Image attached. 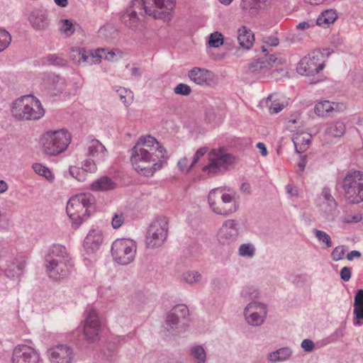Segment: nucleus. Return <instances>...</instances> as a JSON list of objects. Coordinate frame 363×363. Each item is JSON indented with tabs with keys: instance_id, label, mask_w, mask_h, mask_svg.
Masks as SVG:
<instances>
[{
	"instance_id": "f257e3e1",
	"label": "nucleus",
	"mask_w": 363,
	"mask_h": 363,
	"mask_svg": "<svg viewBox=\"0 0 363 363\" xmlns=\"http://www.w3.org/2000/svg\"><path fill=\"white\" fill-rule=\"evenodd\" d=\"M176 0H135L132 5L122 13L121 21L131 29L138 28L140 19L138 13L144 11L146 15L155 18L162 17V13L157 9H165L171 11L175 6Z\"/></svg>"
},
{
	"instance_id": "f03ea898",
	"label": "nucleus",
	"mask_w": 363,
	"mask_h": 363,
	"mask_svg": "<svg viewBox=\"0 0 363 363\" xmlns=\"http://www.w3.org/2000/svg\"><path fill=\"white\" fill-rule=\"evenodd\" d=\"M45 262L49 277L55 280L67 277L74 268L72 259L66 247L59 244L50 247Z\"/></svg>"
},
{
	"instance_id": "7ed1b4c3",
	"label": "nucleus",
	"mask_w": 363,
	"mask_h": 363,
	"mask_svg": "<svg viewBox=\"0 0 363 363\" xmlns=\"http://www.w3.org/2000/svg\"><path fill=\"white\" fill-rule=\"evenodd\" d=\"M130 162L133 166L140 162L157 158H167L164 147L150 135L140 136L131 149Z\"/></svg>"
},
{
	"instance_id": "20e7f679",
	"label": "nucleus",
	"mask_w": 363,
	"mask_h": 363,
	"mask_svg": "<svg viewBox=\"0 0 363 363\" xmlns=\"http://www.w3.org/2000/svg\"><path fill=\"white\" fill-rule=\"evenodd\" d=\"M225 187L213 189L208 195V203L211 211L221 216H228L238 211L239 202L235 191L228 189L225 192Z\"/></svg>"
},
{
	"instance_id": "39448f33",
	"label": "nucleus",
	"mask_w": 363,
	"mask_h": 363,
	"mask_svg": "<svg viewBox=\"0 0 363 363\" xmlns=\"http://www.w3.org/2000/svg\"><path fill=\"white\" fill-rule=\"evenodd\" d=\"M94 197L91 194H79L67 201L66 211L72 220V227L78 228L94 210Z\"/></svg>"
},
{
	"instance_id": "423d86ee",
	"label": "nucleus",
	"mask_w": 363,
	"mask_h": 363,
	"mask_svg": "<svg viewBox=\"0 0 363 363\" xmlns=\"http://www.w3.org/2000/svg\"><path fill=\"white\" fill-rule=\"evenodd\" d=\"M71 138V134L65 129L47 131L40 140L42 151L50 156L58 155L67 150Z\"/></svg>"
},
{
	"instance_id": "0eeeda50",
	"label": "nucleus",
	"mask_w": 363,
	"mask_h": 363,
	"mask_svg": "<svg viewBox=\"0 0 363 363\" xmlns=\"http://www.w3.org/2000/svg\"><path fill=\"white\" fill-rule=\"evenodd\" d=\"M11 113L19 120H38L45 114L42 104L31 95L23 96L13 103Z\"/></svg>"
},
{
	"instance_id": "6e6552de",
	"label": "nucleus",
	"mask_w": 363,
	"mask_h": 363,
	"mask_svg": "<svg viewBox=\"0 0 363 363\" xmlns=\"http://www.w3.org/2000/svg\"><path fill=\"white\" fill-rule=\"evenodd\" d=\"M115 55L113 50L106 52L105 49H98L93 51L86 50L84 48L81 47L72 48L69 52L70 58L74 63L84 65L98 64L102 58L112 61Z\"/></svg>"
},
{
	"instance_id": "1a4fd4ad",
	"label": "nucleus",
	"mask_w": 363,
	"mask_h": 363,
	"mask_svg": "<svg viewBox=\"0 0 363 363\" xmlns=\"http://www.w3.org/2000/svg\"><path fill=\"white\" fill-rule=\"evenodd\" d=\"M342 189L347 201L350 203L363 201V173L350 171L342 181Z\"/></svg>"
},
{
	"instance_id": "9d476101",
	"label": "nucleus",
	"mask_w": 363,
	"mask_h": 363,
	"mask_svg": "<svg viewBox=\"0 0 363 363\" xmlns=\"http://www.w3.org/2000/svg\"><path fill=\"white\" fill-rule=\"evenodd\" d=\"M208 162L202 171L214 176L227 171L234 162V157L221 149H212L208 155Z\"/></svg>"
},
{
	"instance_id": "9b49d317",
	"label": "nucleus",
	"mask_w": 363,
	"mask_h": 363,
	"mask_svg": "<svg viewBox=\"0 0 363 363\" xmlns=\"http://www.w3.org/2000/svg\"><path fill=\"white\" fill-rule=\"evenodd\" d=\"M169 220L167 217H157L150 225L146 238L147 247L155 249L160 247L165 242L169 232Z\"/></svg>"
},
{
	"instance_id": "f8f14e48",
	"label": "nucleus",
	"mask_w": 363,
	"mask_h": 363,
	"mask_svg": "<svg viewBox=\"0 0 363 363\" xmlns=\"http://www.w3.org/2000/svg\"><path fill=\"white\" fill-rule=\"evenodd\" d=\"M137 244L132 239L116 240L111 245V255L118 264L127 265L132 262L136 255Z\"/></svg>"
},
{
	"instance_id": "ddd939ff",
	"label": "nucleus",
	"mask_w": 363,
	"mask_h": 363,
	"mask_svg": "<svg viewBox=\"0 0 363 363\" xmlns=\"http://www.w3.org/2000/svg\"><path fill=\"white\" fill-rule=\"evenodd\" d=\"M242 313L245 322L249 325L259 327L267 319L268 306L264 303L252 301L246 305Z\"/></svg>"
},
{
	"instance_id": "4468645a",
	"label": "nucleus",
	"mask_w": 363,
	"mask_h": 363,
	"mask_svg": "<svg viewBox=\"0 0 363 363\" xmlns=\"http://www.w3.org/2000/svg\"><path fill=\"white\" fill-rule=\"evenodd\" d=\"M40 352L26 344L17 345L13 350L11 363H40Z\"/></svg>"
},
{
	"instance_id": "2eb2a0df",
	"label": "nucleus",
	"mask_w": 363,
	"mask_h": 363,
	"mask_svg": "<svg viewBox=\"0 0 363 363\" xmlns=\"http://www.w3.org/2000/svg\"><path fill=\"white\" fill-rule=\"evenodd\" d=\"M45 355L50 363H72L74 359V350L67 344H58L48 348Z\"/></svg>"
},
{
	"instance_id": "dca6fc26",
	"label": "nucleus",
	"mask_w": 363,
	"mask_h": 363,
	"mask_svg": "<svg viewBox=\"0 0 363 363\" xmlns=\"http://www.w3.org/2000/svg\"><path fill=\"white\" fill-rule=\"evenodd\" d=\"M320 56L319 52H313L303 57L297 65V72L305 76L318 73L324 67V64L319 61Z\"/></svg>"
},
{
	"instance_id": "f3484780",
	"label": "nucleus",
	"mask_w": 363,
	"mask_h": 363,
	"mask_svg": "<svg viewBox=\"0 0 363 363\" xmlns=\"http://www.w3.org/2000/svg\"><path fill=\"white\" fill-rule=\"evenodd\" d=\"M3 257L6 262V267L4 270L5 276L10 279H18L23 273L26 263L23 257H16V251L12 248V252L9 251Z\"/></svg>"
},
{
	"instance_id": "a211bd4d",
	"label": "nucleus",
	"mask_w": 363,
	"mask_h": 363,
	"mask_svg": "<svg viewBox=\"0 0 363 363\" xmlns=\"http://www.w3.org/2000/svg\"><path fill=\"white\" fill-rule=\"evenodd\" d=\"M83 331L87 342H94L98 339L101 331V322L95 309L91 308L87 311Z\"/></svg>"
},
{
	"instance_id": "6ab92c4d",
	"label": "nucleus",
	"mask_w": 363,
	"mask_h": 363,
	"mask_svg": "<svg viewBox=\"0 0 363 363\" xmlns=\"http://www.w3.org/2000/svg\"><path fill=\"white\" fill-rule=\"evenodd\" d=\"M240 229L236 220L229 219L225 220L218 233V242L222 245H229L234 242L238 238Z\"/></svg>"
},
{
	"instance_id": "aec40b11",
	"label": "nucleus",
	"mask_w": 363,
	"mask_h": 363,
	"mask_svg": "<svg viewBox=\"0 0 363 363\" xmlns=\"http://www.w3.org/2000/svg\"><path fill=\"white\" fill-rule=\"evenodd\" d=\"M282 63V59L275 55H265L249 65V70L258 75L265 74L271 68Z\"/></svg>"
},
{
	"instance_id": "412c9836",
	"label": "nucleus",
	"mask_w": 363,
	"mask_h": 363,
	"mask_svg": "<svg viewBox=\"0 0 363 363\" xmlns=\"http://www.w3.org/2000/svg\"><path fill=\"white\" fill-rule=\"evenodd\" d=\"M188 77L194 83L200 86H211L214 82L215 74L205 68L195 67L189 71Z\"/></svg>"
},
{
	"instance_id": "4be33fe9",
	"label": "nucleus",
	"mask_w": 363,
	"mask_h": 363,
	"mask_svg": "<svg viewBox=\"0 0 363 363\" xmlns=\"http://www.w3.org/2000/svg\"><path fill=\"white\" fill-rule=\"evenodd\" d=\"M167 160V158H157V160L155 159L149 160L140 162V164H137V166L133 167L140 175L150 177H152L157 171L162 168Z\"/></svg>"
},
{
	"instance_id": "5701e85b",
	"label": "nucleus",
	"mask_w": 363,
	"mask_h": 363,
	"mask_svg": "<svg viewBox=\"0 0 363 363\" xmlns=\"http://www.w3.org/2000/svg\"><path fill=\"white\" fill-rule=\"evenodd\" d=\"M103 242V234L100 229H91L84 241V248L88 255H94Z\"/></svg>"
},
{
	"instance_id": "b1692460",
	"label": "nucleus",
	"mask_w": 363,
	"mask_h": 363,
	"mask_svg": "<svg viewBox=\"0 0 363 363\" xmlns=\"http://www.w3.org/2000/svg\"><path fill=\"white\" fill-rule=\"evenodd\" d=\"M28 21L36 30H45L50 25L48 12L42 9H33L28 16Z\"/></svg>"
},
{
	"instance_id": "393cba45",
	"label": "nucleus",
	"mask_w": 363,
	"mask_h": 363,
	"mask_svg": "<svg viewBox=\"0 0 363 363\" xmlns=\"http://www.w3.org/2000/svg\"><path fill=\"white\" fill-rule=\"evenodd\" d=\"M180 313L182 316H189V312L187 306L184 304L175 306L168 313L166 319V328L171 333H174L181 322L176 318V313Z\"/></svg>"
},
{
	"instance_id": "a878e982",
	"label": "nucleus",
	"mask_w": 363,
	"mask_h": 363,
	"mask_svg": "<svg viewBox=\"0 0 363 363\" xmlns=\"http://www.w3.org/2000/svg\"><path fill=\"white\" fill-rule=\"evenodd\" d=\"M87 156L96 160L98 162H101L106 159L108 151L99 140L94 139L87 144Z\"/></svg>"
},
{
	"instance_id": "bb28decb",
	"label": "nucleus",
	"mask_w": 363,
	"mask_h": 363,
	"mask_svg": "<svg viewBox=\"0 0 363 363\" xmlns=\"http://www.w3.org/2000/svg\"><path fill=\"white\" fill-rule=\"evenodd\" d=\"M116 186V183L111 178L102 176L90 184V189L93 191H107L115 189Z\"/></svg>"
},
{
	"instance_id": "cd10ccee",
	"label": "nucleus",
	"mask_w": 363,
	"mask_h": 363,
	"mask_svg": "<svg viewBox=\"0 0 363 363\" xmlns=\"http://www.w3.org/2000/svg\"><path fill=\"white\" fill-rule=\"evenodd\" d=\"M238 40L242 48L249 50L255 40L254 34L250 29L242 26L238 30Z\"/></svg>"
},
{
	"instance_id": "c85d7f7f",
	"label": "nucleus",
	"mask_w": 363,
	"mask_h": 363,
	"mask_svg": "<svg viewBox=\"0 0 363 363\" xmlns=\"http://www.w3.org/2000/svg\"><path fill=\"white\" fill-rule=\"evenodd\" d=\"M293 350L289 347H283L267 354V359L272 363H277L286 361L291 358Z\"/></svg>"
},
{
	"instance_id": "c756f323",
	"label": "nucleus",
	"mask_w": 363,
	"mask_h": 363,
	"mask_svg": "<svg viewBox=\"0 0 363 363\" xmlns=\"http://www.w3.org/2000/svg\"><path fill=\"white\" fill-rule=\"evenodd\" d=\"M346 130L345 125L340 121H336L329 123L325 130V134L331 138H340Z\"/></svg>"
},
{
	"instance_id": "7c9ffc66",
	"label": "nucleus",
	"mask_w": 363,
	"mask_h": 363,
	"mask_svg": "<svg viewBox=\"0 0 363 363\" xmlns=\"http://www.w3.org/2000/svg\"><path fill=\"white\" fill-rule=\"evenodd\" d=\"M354 314L357 319L354 325H359V320L363 319V289H359L354 296Z\"/></svg>"
},
{
	"instance_id": "2f4dec72",
	"label": "nucleus",
	"mask_w": 363,
	"mask_h": 363,
	"mask_svg": "<svg viewBox=\"0 0 363 363\" xmlns=\"http://www.w3.org/2000/svg\"><path fill=\"white\" fill-rule=\"evenodd\" d=\"M189 356L193 363H206V352L201 345H192L189 347Z\"/></svg>"
},
{
	"instance_id": "473e14b6",
	"label": "nucleus",
	"mask_w": 363,
	"mask_h": 363,
	"mask_svg": "<svg viewBox=\"0 0 363 363\" xmlns=\"http://www.w3.org/2000/svg\"><path fill=\"white\" fill-rule=\"evenodd\" d=\"M267 103L271 113H278L283 110L285 106L282 99H281L280 96L277 94L269 95L267 97Z\"/></svg>"
},
{
	"instance_id": "72a5a7b5",
	"label": "nucleus",
	"mask_w": 363,
	"mask_h": 363,
	"mask_svg": "<svg viewBox=\"0 0 363 363\" xmlns=\"http://www.w3.org/2000/svg\"><path fill=\"white\" fill-rule=\"evenodd\" d=\"M338 105L329 101H323L315 104L314 111L319 116H324L328 113L336 110Z\"/></svg>"
},
{
	"instance_id": "f704fd0d",
	"label": "nucleus",
	"mask_w": 363,
	"mask_h": 363,
	"mask_svg": "<svg viewBox=\"0 0 363 363\" xmlns=\"http://www.w3.org/2000/svg\"><path fill=\"white\" fill-rule=\"evenodd\" d=\"M336 18L337 13L335 10H326L318 16L316 24L320 26H326L333 23Z\"/></svg>"
},
{
	"instance_id": "c9c22d12",
	"label": "nucleus",
	"mask_w": 363,
	"mask_h": 363,
	"mask_svg": "<svg viewBox=\"0 0 363 363\" xmlns=\"http://www.w3.org/2000/svg\"><path fill=\"white\" fill-rule=\"evenodd\" d=\"M240 296L245 301L253 300L259 296V291L255 286L245 285L242 287Z\"/></svg>"
},
{
	"instance_id": "e433bc0d",
	"label": "nucleus",
	"mask_w": 363,
	"mask_h": 363,
	"mask_svg": "<svg viewBox=\"0 0 363 363\" xmlns=\"http://www.w3.org/2000/svg\"><path fill=\"white\" fill-rule=\"evenodd\" d=\"M113 89L117 93L121 102L125 106H129L133 101V93L125 88L114 86Z\"/></svg>"
},
{
	"instance_id": "4c0bfd02",
	"label": "nucleus",
	"mask_w": 363,
	"mask_h": 363,
	"mask_svg": "<svg viewBox=\"0 0 363 363\" xmlns=\"http://www.w3.org/2000/svg\"><path fill=\"white\" fill-rule=\"evenodd\" d=\"M33 171L38 175L44 177L48 182H53L55 176L52 171L40 163H34L32 166Z\"/></svg>"
},
{
	"instance_id": "58836bf2",
	"label": "nucleus",
	"mask_w": 363,
	"mask_h": 363,
	"mask_svg": "<svg viewBox=\"0 0 363 363\" xmlns=\"http://www.w3.org/2000/svg\"><path fill=\"white\" fill-rule=\"evenodd\" d=\"M47 80L50 82L57 92H62L67 86L66 80L55 74H48Z\"/></svg>"
},
{
	"instance_id": "ea45409f",
	"label": "nucleus",
	"mask_w": 363,
	"mask_h": 363,
	"mask_svg": "<svg viewBox=\"0 0 363 363\" xmlns=\"http://www.w3.org/2000/svg\"><path fill=\"white\" fill-rule=\"evenodd\" d=\"M242 9L250 16H256L262 9L256 0H242L240 4Z\"/></svg>"
},
{
	"instance_id": "a19ab883",
	"label": "nucleus",
	"mask_w": 363,
	"mask_h": 363,
	"mask_svg": "<svg viewBox=\"0 0 363 363\" xmlns=\"http://www.w3.org/2000/svg\"><path fill=\"white\" fill-rule=\"evenodd\" d=\"M182 279L188 284L193 285L201 281L202 275L197 271H186L182 274Z\"/></svg>"
},
{
	"instance_id": "79ce46f5",
	"label": "nucleus",
	"mask_w": 363,
	"mask_h": 363,
	"mask_svg": "<svg viewBox=\"0 0 363 363\" xmlns=\"http://www.w3.org/2000/svg\"><path fill=\"white\" fill-rule=\"evenodd\" d=\"M256 248L251 242L243 243L238 248V255L240 257L246 258H252L255 256Z\"/></svg>"
},
{
	"instance_id": "37998d69",
	"label": "nucleus",
	"mask_w": 363,
	"mask_h": 363,
	"mask_svg": "<svg viewBox=\"0 0 363 363\" xmlns=\"http://www.w3.org/2000/svg\"><path fill=\"white\" fill-rule=\"evenodd\" d=\"M337 202L335 201V206H330V202L329 201H323L320 203V208L321 211L324 213L325 217L328 220H333L334 218V213L337 208Z\"/></svg>"
},
{
	"instance_id": "c03bdc74",
	"label": "nucleus",
	"mask_w": 363,
	"mask_h": 363,
	"mask_svg": "<svg viewBox=\"0 0 363 363\" xmlns=\"http://www.w3.org/2000/svg\"><path fill=\"white\" fill-rule=\"evenodd\" d=\"M313 233L320 243L324 245L325 248H330L333 246V242L330 236L325 231L313 229Z\"/></svg>"
},
{
	"instance_id": "a18cd8bd",
	"label": "nucleus",
	"mask_w": 363,
	"mask_h": 363,
	"mask_svg": "<svg viewBox=\"0 0 363 363\" xmlns=\"http://www.w3.org/2000/svg\"><path fill=\"white\" fill-rule=\"evenodd\" d=\"M309 138L310 136L308 135L306 138L301 136H296L293 138L295 150L298 153H301L306 150L310 142Z\"/></svg>"
},
{
	"instance_id": "49530a36",
	"label": "nucleus",
	"mask_w": 363,
	"mask_h": 363,
	"mask_svg": "<svg viewBox=\"0 0 363 363\" xmlns=\"http://www.w3.org/2000/svg\"><path fill=\"white\" fill-rule=\"evenodd\" d=\"M346 326L345 324L341 325L337 328L334 333L330 334L328 337L325 339V344H330L332 342H337V340L342 338L345 335Z\"/></svg>"
},
{
	"instance_id": "de8ad7c7",
	"label": "nucleus",
	"mask_w": 363,
	"mask_h": 363,
	"mask_svg": "<svg viewBox=\"0 0 363 363\" xmlns=\"http://www.w3.org/2000/svg\"><path fill=\"white\" fill-rule=\"evenodd\" d=\"M69 175L78 180L79 182H84L86 179V174L84 169L76 166H71L69 169Z\"/></svg>"
},
{
	"instance_id": "09e8293b",
	"label": "nucleus",
	"mask_w": 363,
	"mask_h": 363,
	"mask_svg": "<svg viewBox=\"0 0 363 363\" xmlns=\"http://www.w3.org/2000/svg\"><path fill=\"white\" fill-rule=\"evenodd\" d=\"M60 29L61 33L65 34L66 36H70L75 30L74 25L68 19H65L60 21Z\"/></svg>"
},
{
	"instance_id": "8fccbe9b",
	"label": "nucleus",
	"mask_w": 363,
	"mask_h": 363,
	"mask_svg": "<svg viewBox=\"0 0 363 363\" xmlns=\"http://www.w3.org/2000/svg\"><path fill=\"white\" fill-rule=\"evenodd\" d=\"M208 45L211 48H219L223 43V35L218 32H214L209 35Z\"/></svg>"
},
{
	"instance_id": "3c124183",
	"label": "nucleus",
	"mask_w": 363,
	"mask_h": 363,
	"mask_svg": "<svg viewBox=\"0 0 363 363\" xmlns=\"http://www.w3.org/2000/svg\"><path fill=\"white\" fill-rule=\"evenodd\" d=\"M11 41V36L10 33L4 29H0V52L9 46Z\"/></svg>"
},
{
	"instance_id": "603ef678",
	"label": "nucleus",
	"mask_w": 363,
	"mask_h": 363,
	"mask_svg": "<svg viewBox=\"0 0 363 363\" xmlns=\"http://www.w3.org/2000/svg\"><path fill=\"white\" fill-rule=\"evenodd\" d=\"M264 45L262 46L263 52H268V47H276L279 45V40L274 35L267 36L263 38Z\"/></svg>"
},
{
	"instance_id": "864d4df0",
	"label": "nucleus",
	"mask_w": 363,
	"mask_h": 363,
	"mask_svg": "<svg viewBox=\"0 0 363 363\" xmlns=\"http://www.w3.org/2000/svg\"><path fill=\"white\" fill-rule=\"evenodd\" d=\"M45 59L48 64L51 65L64 67L67 65L65 59L55 54H50Z\"/></svg>"
},
{
	"instance_id": "5fc2aeb1",
	"label": "nucleus",
	"mask_w": 363,
	"mask_h": 363,
	"mask_svg": "<svg viewBox=\"0 0 363 363\" xmlns=\"http://www.w3.org/2000/svg\"><path fill=\"white\" fill-rule=\"evenodd\" d=\"M99 163L96 161V160L89 157L88 159H86L82 162V169H84L86 172H90L94 173L96 172L97 170V166L96 164Z\"/></svg>"
},
{
	"instance_id": "6e6d98bb",
	"label": "nucleus",
	"mask_w": 363,
	"mask_h": 363,
	"mask_svg": "<svg viewBox=\"0 0 363 363\" xmlns=\"http://www.w3.org/2000/svg\"><path fill=\"white\" fill-rule=\"evenodd\" d=\"M124 221H125L124 213L122 211H118L116 212L112 217V220H111L112 227L114 229H118L122 226V225L124 223Z\"/></svg>"
},
{
	"instance_id": "4d7b16f0",
	"label": "nucleus",
	"mask_w": 363,
	"mask_h": 363,
	"mask_svg": "<svg viewBox=\"0 0 363 363\" xmlns=\"http://www.w3.org/2000/svg\"><path fill=\"white\" fill-rule=\"evenodd\" d=\"M345 249L343 245L335 247L331 253V257L334 261H339L343 259Z\"/></svg>"
},
{
	"instance_id": "13d9d810",
	"label": "nucleus",
	"mask_w": 363,
	"mask_h": 363,
	"mask_svg": "<svg viewBox=\"0 0 363 363\" xmlns=\"http://www.w3.org/2000/svg\"><path fill=\"white\" fill-rule=\"evenodd\" d=\"M362 215L361 213H357L354 215H347L342 217L341 220L345 223H357L362 220Z\"/></svg>"
},
{
	"instance_id": "bf43d9fd",
	"label": "nucleus",
	"mask_w": 363,
	"mask_h": 363,
	"mask_svg": "<svg viewBox=\"0 0 363 363\" xmlns=\"http://www.w3.org/2000/svg\"><path fill=\"white\" fill-rule=\"evenodd\" d=\"M174 92L177 94L188 96L191 93V88L189 85L181 83L174 88Z\"/></svg>"
},
{
	"instance_id": "052dcab7",
	"label": "nucleus",
	"mask_w": 363,
	"mask_h": 363,
	"mask_svg": "<svg viewBox=\"0 0 363 363\" xmlns=\"http://www.w3.org/2000/svg\"><path fill=\"white\" fill-rule=\"evenodd\" d=\"M321 196L323 197V201H329L330 202V206H335V199L332 196L330 193V190L328 187H324L321 191Z\"/></svg>"
},
{
	"instance_id": "680f3d73",
	"label": "nucleus",
	"mask_w": 363,
	"mask_h": 363,
	"mask_svg": "<svg viewBox=\"0 0 363 363\" xmlns=\"http://www.w3.org/2000/svg\"><path fill=\"white\" fill-rule=\"evenodd\" d=\"M206 152H207L206 147H201L199 150H197V151L196 152V153L194 156L193 160H192L191 163L190 164V167H193L197 163V162L199 160V159L201 157H202L206 154Z\"/></svg>"
},
{
	"instance_id": "e2e57ef3",
	"label": "nucleus",
	"mask_w": 363,
	"mask_h": 363,
	"mask_svg": "<svg viewBox=\"0 0 363 363\" xmlns=\"http://www.w3.org/2000/svg\"><path fill=\"white\" fill-rule=\"evenodd\" d=\"M352 275V269L349 267H344L341 269L340 272V276L342 281H348Z\"/></svg>"
},
{
	"instance_id": "0e129e2a",
	"label": "nucleus",
	"mask_w": 363,
	"mask_h": 363,
	"mask_svg": "<svg viewBox=\"0 0 363 363\" xmlns=\"http://www.w3.org/2000/svg\"><path fill=\"white\" fill-rule=\"evenodd\" d=\"M301 348L306 352H312L314 349L315 344L310 339H304L301 344Z\"/></svg>"
},
{
	"instance_id": "69168bd1",
	"label": "nucleus",
	"mask_w": 363,
	"mask_h": 363,
	"mask_svg": "<svg viewBox=\"0 0 363 363\" xmlns=\"http://www.w3.org/2000/svg\"><path fill=\"white\" fill-rule=\"evenodd\" d=\"M178 167L182 172H189L192 167L188 166V159L184 157L180 159L178 162Z\"/></svg>"
},
{
	"instance_id": "338daca9",
	"label": "nucleus",
	"mask_w": 363,
	"mask_h": 363,
	"mask_svg": "<svg viewBox=\"0 0 363 363\" xmlns=\"http://www.w3.org/2000/svg\"><path fill=\"white\" fill-rule=\"evenodd\" d=\"M9 251H11V252H12L11 247H10L7 244L0 243V258H1L3 257H6V254L9 253Z\"/></svg>"
},
{
	"instance_id": "774afa93",
	"label": "nucleus",
	"mask_w": 363,
	"mask_h": 363,
	"mask_svg": "<svg viewBox=\"0 0 363 363\" xmlns=\"http://www.w3.org/2000/svg\"><path fill=\"white\" fill-rule=\"evenodd\" d=\"M286 191L289 195H291V196H298L297 188L291 184H288L286 186Z\"/></svg>"
}]
</instances>
